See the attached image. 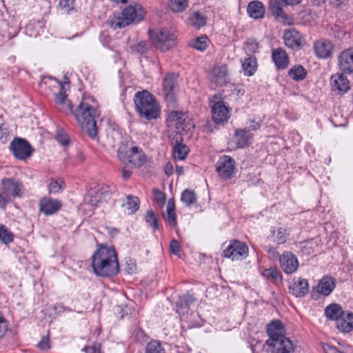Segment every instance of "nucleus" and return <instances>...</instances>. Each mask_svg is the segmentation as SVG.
<instances>
[{
	"label": "nucleus",
	"instance_id": "c756f323",
	"mask_svg": "<svg viewBox=\"0 0 353 353\" xmlns=\"http://www.w3.org/2000/svg\"><path fill=\"white\" fill-rule=\"evenodd\" d=\"M195 301V298L190 294H186L180 297L176 303V312L180 316L187 314L189 310V306L194 303Z\"/></svg>",
	"mask_w": 353,
	"mask_h": 353
},
{
	"label": "nucleus",
	"instance_id": "423d86ee",
	"mask_svg": "<svg viewBox=\"0 0 353 353\" xmlns=\"http://www.w3.org/2000/svg\"><path fill=\"white\" fill-rule=\"evenodd\" d=\"M150 39L157 49L166 52L176 45V36L168 30H156L149 31Z\"/></svg>",
	"mask_w": 353,
	"mask_h": 353
},
{
	"label": "nucleus",
	"instance_id": "a878e982",
	"mask_svg": "<svg viewBox=\"0 0 353 353\" xmlns=\"http://www.w3.org/2000/svg\"><path fill=\"white\" fill-rule=\"evenodd\" d=\"M109 196L110 194L108 192L101 190L89 193L88 196L85 197L84 201L92 206H97L106 201Z\"/></svg>",
	"mask_w": 353,
	"mask_h": 353
},
{
	"label": "nucleus",
	"instance_id": "473e14b6",
	"mask_svg": "<svg viewBox=\"0 0 353 353\" xmlns=\"http://www.w3.org/2000/svg\"><path fill=\"white\" fill-rule=\"evenodd\" d=\"M344 313L345 311H343L340 305L337 303H332L325 309V316L329 319L335 321L336 323L343 316Z\"/></svg>",
	"mask_w": 353,
	"mask_h": 353
},
{
	"label": "nucleus",
	"instance_id": "2eb2a0df",
	"mask_svg": "<svg viewBox=\"0 0 353 353\" xmlns=\"http://www.w3.org/2000/svg\"><path fill=\"white\" fill-rule=\"evenodd\" d=\"M268 10L278 21L288 25L293 23V19L283 11L279 0H270Z\"/></svg>",
	"mask_w": 353,
	"mask_h": 353
},
{
	"label": "nucleus",
	"instance_id": "603ef678",
	"mask_svg": "<svg viewBox=\"0 0 353 353\" xmlns=\"http://www.w3.org/2000/svg\"><path fill=\"white\" fill-rule=\"evenodd\" d=\"M259 48L258 43L252 39L248 40L245 43V50L247 52L255 53Z\"/></svg>",
	"mask_w": 353,
	"mask_h": 353
},
{
	"label": "nucleus",
	"instance_id": "393cba45",
	"mask_svg": "<svg viewBox=\"0 0 353 353\" xmlns=\"http://www.w3.org/2000/svg\"><path fill=\"white\" fill-rule=\"evenodd\" d=\"M314 50L319 57L326 59L331 56L333 46L330 41L327 40H321L315 43Z\"/></svg>",
	"mask_w": 353,
	"mask_h": 353
},
{
	"label": "nucleus",
	"instance_id": "8fccbe9b",
	"mask_svg": "<svg viewBox=\"0 0 353 353\" xmlns=\"http://www.w3.org/2000/svg\"><path fill=\"white\" fill-rule=\"evenodd\" d=\"M82 351L85 353H103L101 352V345L95 342L91 346H85Z\"/></svg>",
	"mask_w": 353,
	"mask_h": 353
},
{
	"label": "nucleus",
	"instance_id": "2f4dec72",
	"mask_svg": "<svg viewBox=\"0 0 353 353\" xmlns=\"http://www.w3.org/2000/svg\"><path fill=\"white\" fill-rule=\"evenodd\" d=\"M122 208L128 214H134L139 208V199L137 196L128 195L122 203Z\"/></svg>",
	"mask_w": 353,
	"mask_h": 353
},
{
	"label": "nucleus",
	"instance_id": "7ed1b4c3",
	"mask_svg": "<svg viewBox=\"0 0 353 353\" xmlns=\"http://www.w3.org/2000/svg\"><path fill=\"white\" fill-rule=\"evenodd\" d=\"M136 110L141 117L148 120L159 117L160 109L154 97L147 90L138 92L134 97Z\"/></svg>",
	"mask_w": 353,
	"mask_h": 353
},
{
	"label": "nucleus",
	"instance_id": "7c9ffc66",
	"mask_svg": "<svg viewBox=\"0 0 353 353\" xmlns=\"http://www.w3.org/2000/svg\"><path fill=\"white\" fill-rule=\"evenodd\" d=\"M283 326L279 321H272L267 327V332L270 337L267 341H272L273 340L275 341L281 337H285L283 336Z\"/></svg>",
	"mask_w": 353,
	"mask_h": 353
},
{
	"label": "nucleus",
	"instance_id": "ea45409f",
	"mask_svg": "<svg viewBox=\"0 0 353 353\" xmlns=\"http://www.w3.org/2000/svg\"><path fill=\"white\" fill-rule=\"evenodd\" d=\"M170 8L174 12H181L188 7V0H169Z\"/></svg>",
	"mask_w": 353,
	"mask_h": 353
},
{
	"label": "nucleus",
	"instance_id": "338daca9",
	"mask_svg": "<svg viewBox=\"0 0 353 353\" xmlns=\"http://www.w3.org/2000/svg\"><path fill=\"white\" fill-rule=\"evenodd\" d=\"M132 175V172L128 170H125V169H123L122 170V178L124 179V180H127Z\"/></svg>",
	"mask_w": 353,
	"mask_h": 353
},
{
	"label": "nucleus",
	"instance_id": "bb28decb",
	"mask_svg": "<svg viewBox=\"0 0 353 353\" xmlns=\"http://www.w3.org/2000/svg\"><path fill=\"white\" fill-rule=\"evenodd\" d=\"M337 328L342 332L349 333L353 330V313L345 312L343 316L336 323Z\"/></svg>",
	"mask_w": 353,
	"mask_h": 353
},
{
	"label": "nucleus",
	"instance_id": "f257e3e1",
	"mask_svg": "<svg viewBox=\"0 0 353 353\" xmlns=\"http://www.w3.org/2000/svg\"><path fill=\"white\" fill-rule=\"evenodd\" d=\"M57 83L59 91L55 94L54 102L58 110L65 114H74L81 128L91 139H94L97 135L96 118L100 115L95 99L92 96H84L74 111L71 102L67 99L65 83L60 81H57Z\"/></svg>",
	"mask_w": 353,
	"mask_h": 353
},
{
	"label": "nucleus",
	"instance_id": "dca6fc26",
	"mask_svg": "<svg viewBox=\"0 0 353 353\" xmlns=\"http://www.w3.org/2000/svg\"><path fill=\"white\" fill-rule=\"evenodd\" d=\"M289 292L296 297H303L309 292L308 281L301 277H294L289 285Z\"/></svg>",
	"mask_w": 353,
	"mask_h": 353
},
{
	"label": "nucleus",
	"instance_id": "c85d7f7f",
	"mask_svg": "<svg viewBox=\"0 0 353 353\" xmlns=\"http://www.w3.org/2000/svg\"><path fill=\"white\" fill-rule=\"evenodd\" d=\"M335 280L332 277L323 276L317 285V292L324 296H328L334 289Z\"/></svg>",
	"mask_w": 353,
	"mask_h": 353
},
{
	"label": "nucleus",
	"instance_id": "a211bd4d",
	"mask_svg": "<svg viewBox=\"0 0 353 353\" xmlns=\"http://www.w3.org/2000/svg\"><path fill=\"white\" fill-rule=\"evenodd\" d=\"M279 262L282 270L286 274L294 273L299 267L296 256L290 252H284L279 258Z\"/></svg>",
	"mask_w": 353,
	"mask_h": 353
},
{
	"label": "nucleus",
	"instance_id": "c9c22d12",
	"mask_svg": "<svg viewBox=\"0 0 353 353\" xmlns=\"http://www.w3.org/2000/svg\"><path fill=\"white\" fill-rule=\"evenodd\" d=\"M242 68L247 76H252L257 68V61L255 57L250 55L242 61Z\"/></svg>",
	"mask_w": 353,
	"mask_h": 353
},
{
	"label": "nucleus",
	"instance_id": "e2e57ef3",
	"mask_svg": "<svg viewBox=\"0 0 353 353\" xmlns=\"http://www.w3.org/2000/svg\"><path fill=\"white\" fill-rule=\"evenodd\" d=\"M165 173L168 176H170L173 173V166L172 164L170 162H168L164 168Z\"/></svg>",
	"mask_w": 353,
	"mask_h": 353
},
{
	"label": "nucleus",
	"instance_id": "f3484780",
	"mask_svg": "<svg viewBox=\"0 0 353 353\" xmlns=\"http://www.w3.org/2000/svg\"><path fill=\"white\" fill-rule=\"evenodd\" d=\"M285 45L293 50H299L303 45L304 39L301 33L294 29L286 30L283 35Z\"/></svg>",
	"mask_w": 353,
	"mask_h": 353
},
{
	"label": "nucleus",
	"instance_id": "cd10ccee",
	"mask_svg": "<svg viewBox=\"0 0 353 353\" xmlns=\"http://www.w3.org/2000/svg\"><path fill=\"white\" fill-rule=\"evenodd\" d=\"M247 12L253 19H262L265 15V6L261 1H252L248 5Z\"/></svg>",
	"mask_w": 353,
	"mask_h": 353
},
{
	"label": "nucleus",
	"instance_id": "5fc2aeb1",
	"mask_svg": "<svg viewBox=\"0 0 353 353\" xmlns=\"http://www.w3.org/2000/svg\"><path fill=\"white\" fill-rule=\"evenodd\" d=\"M170 250L172 254L179 255L181 251V246L179 241L175 239L172 240L170 243Z\"/></svg>",
	"mask_w": 353,
	"mask_h": 353
},
{
	"label": "nucleus",
	"instance_id": "4468645a",
	"mask_svg": "<svg viewBox=\"0 0 353 353\" xmlns=\"http://www.w3.org/2000/svg\"><path fill=\"white\" fill-rule=\"evenodd\" d=\"M210 82L216 86H223L229 81L228 70L225 65H216L210 72Z\"/></svg>",
	"mask_w": 353,
	"mask_h": 353
},
{
	"label": "nucleus",
	"instance_id": "20e7f679",
	"mask_svg": "<svg viewBox=\"0 0 353 353\" xmlns=\"http://www.w3.org/2000/svg\"><path fill=\"white\" fill-rule=\"evenodd\" d=\"M144 17V12L139 6H129L121 13H114L109 17L108 24L114 30L123 28L134 22H139Z\"/></svg>",
	"mask_w": 353,
	"mask_h": 353
},
{
	"label": "nucleus",
	"instance_id": "6ab92c4d",
	"mask_svg": "<svg viewBox=\"0 0 353 353\" xmlns=\"http://www.w3.org/2000/svg\"><path fill=\"white\" fill-rule=\"evenodd\" d=\"M175 84V79L174 74H168L162 82V88L161 93L164 97L165 100L174 105L176 102L174 87Z\"/></svg>",
	"mask_w": 353,
	"mask_h": 353
},
{
	"label": "nucleus",
	"instance_id": "09e8293b",
	"mask_svg": "<svg viewBox=\"0 0 353 353\" xmlns=\"http://www.w3.org/2000/svg\"><path fill=\"white\" fill-rule=\"evenodd\" d=\"M37 347L43 351L48 350L51 347L49 334L47 336H44L41 338L39 343L37 344Z\"/></svg>",
	"mask_w": 353,
	"mask_h": 353
},
{
	"label": "nucleus",
	"instance_id": "72a5a7b5",
	"mask_svg": "<svg viewBox=\"0 0 353 353\" xmlns=\"http://www.w3.org/2000/svg\"><path fill=\"white\" fill-rule=\"evenodd\" d=\"M188 21L192 26L199 29L206 24L207 18L203 13L199 11H194L190 13Z\"/></svg>",
	"mask_w": 353,
	"mask_h": 353
},
{
	"label": "nucleus",
	"instance_id": "680f3d73",
	"mask_svg": "<svg viewBox=\"0 0 353 353\" xmlns=\"http://www.w3.org/2000/svg\"><path fill=\"white\" fill-rule=\"evenodd\" d=\"M347 2V0H329V3L336 8L345 5Z\"/></svg>",
	"mask_w": 353,
	"mask_h": 353
},
{
	"label": "nucleus",
	"instance_id": "0eeeda50",
	"mask_svg": "<svg viewBox=\"0 0 353 353\" xmlns=\"http://www.w3.org/2000/svg\"><path fill=\"white\" fill-rule=\"evenodd\" d=\"M210 101V105L212 109V119L216 124L223 125L228 122L230 118V108L226 103L223 101H216L214 99Z\"/></svg>",
	"mask_w": 353,
	"mask_h": 353
},
{
	"label": "nucleus",
	"instance_id": "e433bc0d",
	"mask_svg": "<svg viewBox=\"0 0 353 353\" xmlns=\"http://www.w3.org/2000/svg\"><path fill=\"white\" fill-rule=\"evenodd\" d=\"M307 73V70L301 65H296L288 71L289 77L296 81L303 80Z\"/></svg>",
	"mask_w": 353,
	"mask_h": 353
},
{
	"label": "nucleus",
	"instance_id": "052dcab7",
	"mask_svg": "<svg viewBox=\"0 0 353 353\" xmlns=\"http://www.w3.org/2000/svg\"><path fill=\"white\" fill-rule=\"evenodd\" d=\"M135 339L138 341H145V334L141 329H137L134 332Z\"/></svg>",
	"mask_w": 353,
	"mask_h": 353
},
{
	"label": "nucleus",
	"instance_id": "13d9d810",
	"mask_svg": "<svg viewBox=\"0 0 353 353\" xmlns=\"http://www.w3.org/2000/svg\"><path fill=\"white\" fill-rule=\"evenodd\" d=\"M125 265H126V271L128 272V274H132L136 272L137 269V264L133 260H132V259L126 260Z\"/></svg>",
	"mask_w": 353,
	"mask_h": 353
},
{
	"label": "nucleus",
	"instance_id": "c03bdc74",
	"mask_svg": "<svg viewBox=\"0 0 353 353\" xmlns=\"http://www.w3.org/2000/svg\"><path fill=\"white\" fill-rule=\"evenodd\" d=\"M14 236L12 233L3 225H0V241L5 244L13 241Z\"/></svg>",
	"mask_w": 353,
	"mask_h": 353
},
{
	"label": "nucleus",
	"instance_id": "ddd939ff",
	"mask_svg": "<svg viewBox=\"0 0 353 353\" xmlns=\"http://www.w3.org/2000/svg\"><path fill=\"white\" fill-rule=\"evenodd\" d=\"M267 350L271 353H292L294 350L292 341L286 338L281 337L275 341H266Z\"/></svg>",
	"mask_w": 353,
	"mask_h": 353
},
{
	"label": "nucleus",
	"instance_id": "9d476101",
	"mask_svg": "<svg viewBox=\"0 0 353 353\" xmlns=\"http://www.w3.org/2000/svg\"><path fill=\"white\" fill-rule=\"evenodd\" d=\"M248 255V248L245 243L234 241L223 251V256L232 260H242Z\"/></svg>",
	"mask_w": 353,
	"mask_h": 353
},
{
	"label": "nucleus",
	"instance_id": "69168bd1",
	"mask_svg": "<svg viewBox=\"0 0 353 353\" xmlns=\"http://www.w3.org/2000/svg\"><path fill=\"white\" fill-rule=\"evenodd\" d=\"M281 1L288 6H294L301 3V0H281Z\"/></svg>",
	"mask_w": 353,
	"mask_h": 353
},
{
	"label": "nucleus",
	"instance_id": "f03ea898",
	"mask_svg": "<svg viewBox=\"0 0 353 353\" xmlns=\"http://www.w3.org/2000/svg\"><path fill=\"white\" fill-rule=\"evenodd\" d=\"M92 268L95 274L109 277L117 274L119 266L116 251L113 247L98 244L92 256Z\"/></svg>",
	"mask_w": 353,
	"mask_h": 353
},
{
	"label": "nucleus",
	"instance_id": "79ce46f5",
	"mask_svg": "<svg viewBox=\"0 0 353 353\" xmlns=\"http://www.w3.org/2000/svg\"><path fill=\"white\" fill-rule=\"evenodd\" d=\"M64 187V182L61 179H51L48 185V190L51 194H57L62 191Z\"/></svg>",
	"mask_w": 353,
	"mask_h": 353
},
{
	"label": "nucleus",
	"instance_id": "3c124183",
	"mask_svg": "<svg viewBox=\"0 0 353 353\" xmlns=\"http://www.w3.org/2000/svg\"><path fill=\"white\" fill-rule=\"evenodd\" d=\"M263 275L265 276L268 279H272V280L276 281L281 279V274L278 270L275 268H269L265 270Z\"/></svg>",
	"mask_w": 353,
	"mask_h": 353
},
{
	"label": "nucleus",
	"instance_id": "0e129e2a",
	"mask_svg": "<svg viewBox=\"0 0 353 353\" xmlns=\"http://www.w3.org/2000/svg\"><path fill=\"white\" fill-rule=\"evenodd\" d=\"M57 140L63 146L67 145L69 142V139L66 136L59 135L57 137Z\"/></svg>",
	"mask_w": 353,
	"mask_h": 353
},
{
	"label": "nucleus",
	"instance_id": "864d4df0",
	"mask_svg": "<svg viewBox=\"0 0 353 353\" xmlns=\"http://www.w3.org/2000/svg\"><path fill=\"white\" fill-rule=\"evenodd\" d=\"M11 201V198L3 190L0 189V208L4 209L7 204Z\"/></svg>",
	"mask_w": 353,
	"mask_h": 353
},
{
	"label": "nucleus",
	"instance_id": "1a4fd4ad",
	"mask_svg": "<svg viewBox=\"0 0 353 353\" xmlns=\"http://www.w3.org/2000/svg\"><path fill=\"white\" fill-rule=\"evenodd\" d=\"M10 148L14 156L20 160H24L30 157L32 152L30 144L21 138H15L11 142Z\"/></svg>",
	"mask_w": 353,
	"mask_h": 353
},
{
	"label": "nucleus",
	"instance_id": "f8f14e48",
	"mask_svg": "<svg viewBox=\"0 0 353 353\" xmlns=\"http://www.w3.org/2000/svg\"><path fill=\"white\" fill-rule=\"evenodd\" d=\"M1 188L12 199L21 197L24 188L23 183L13 178H4L1 180Z\"/></svg>",
	"mask_w": 353,
	"mask_h": 353
},
{
	"label": "nucleus",
	"instance_id": "49530a36",
	"mask_svg": "<svg viewBox=\"0 0 353 353\" xmlns=\"http://www.w3.org/2000/svg\"><path fill=\"white\" fill-rule=\"evenodd\" d=\"M150 48V45L145 41H142L131 46L133 52L141 54H145Z\"/></svg>",
	"mask_w": 353,
	"mask_h": 353
},
{
	"label": "nucleus",
	"instance_id": "39448f33",
	"mask_svg": "<svg viewBox=\"0 0 353 353\" xmlns=\"http://www.w3.org/2000/svg\"><path fill=\"white\" fill-rule=\"evenodd\" d=\"M117 155L123 163L134 168L141 167L147 161V157L141 148L129 144H121Z\"/></svg>",
	"mask_w": 353,
	"mask_h": 353
},
{
	"label": "nucleus",
	"instance_id": "4c0bfd02",
	"mask_svg": "<svg viewBox=\"0 0 353 353\" xmlns=\"http://www.w3.org/2000/svg\"><path fill=\"white\" fill-rule=\"evenodd\" d=\"M175 206L172 199L168 201L167 204V212L166 214H163L164 219L169 223V224L174 227L177 224L176 217L174 212Z\"/></svg>",
	"mask_w": 353,
	"mask_h": 353
},
{
	"label": "nucleus",
	"instance_id": "9b49d317",
	"mask_svg": "<svg viewBox=\"0 0 353 353\" xmlns=\"http://www.w3.org/2000/svg\"><path fill=\"white\" fill-rule=\"evenodd\" d=\"M235 170V161L228 155L221 156L216 165V171L223 179L232 178Z\"/></svg>",
	"mask_w": 353,
	"mask_h": 353
},
{
	"label": "nucleus",
	"instance_id": "5701e85b",
	"mask_svg": "<svg viewBox=\"0 0 353 353\" xmlns=\"http://www.w3.org/2000/svg\"><path fill=\"white\" fill-rule=\"evenodd\" d=\"M61 207V203L57 199L43 198L39 202L40 211L47 216L55 214Z\"/></svg>",
	"mask_w": 353,
	"mask_h": 353
},
{
	"label": "nucleus",
	"instance_id": "774afa93",
	"mask_svg": "<svg viewBox=\"0 0 353 353\" xmlns=\"http://www.w3.org/2000/svg\"><path fill=\"white\" fill-rule=\"evenodd\" d=\"M71 1V0H60L59 1V6L63 8H65L66 7H68L69 6V3Z\"/></svg>",
	"mask_w": 353,
	"mask_h": 353
},
{
	"label": "nucleus",
	"instance_id": "aec40b11",
	"mask_svg": "<svg viewBox=\"0 0 353 353\" xmlns=\"http://www.w3.org/2000/svg\"><path fill=\"white\" fill-rule=\"evenodd\" d=\"M272 59L278 70H284L289 65V57L285 50L281 48L272 49Z\"/></svg>",
	"mask_w": 353,
	"mask_h": 353
},
{
	"label": "nucleus",
	"instance_id": "f704fd0d",
	"mask_svg": "<svg viewBox=\"0 0 353 353\" xmlns=\"http://www.w3.org/2000/svg\"><path fill=\"white\" fill-rule=\"evenodd\" d=\"M289 233L287 230L283 228H278L277 229H272L270 231V236L273 238V242L278 245L285 243L288 238Z\"/></svg>",
	"mask_w": 353,
	"mask_h": 353
},
{
	"label": "nucleus",
	"instance_id": "6e6552de",
	"mask_svg": "<svg viewBox=\"0 0 353 353\" xmlns=\"http://www.w3.org/2000/svg\"><path fill=\"white\" fill-rule=\"evenodd\" d=\"M170 119L174 122V125L179 132H192L194 129V122L186 113L179 111H173L170 114Z\"/></svg>",
	"mask_w": 353,
	"mask_h": 353
},
{
	"label": "nucleus",
	"instance_id": "de8ad7c7",
	"mask_svg": "<svg viewBox=\"0 0 353 353\" xmlns=\"http://www.w3.org/2000/svg\"><path fill=\"white\" fill-rule=\"evenodd\" d=\"M146 222L154 230L159 228L158 219L153 211H148L145 216Z\"/></svg>",
	"mask_w": 353,
	"mask_h": 353
},
{
	"label": "nucleus",
	"instance_id": "58836bf2",
	"mask_svg": "<svg viewBox=\"0 0 353 353\" xmlns=\"http://www.w3.org/2000/svg\"><path fill=\"white\" fill-rule=\"evenodd\" d=\"M180 141H182L181 138L180 140L176 139V144L173 148V153L176 159L183 160L188 153V149L185 145L182 144Z\"/></svg>",
	"mask_w": 353,
	"mask_h": 353
},
{
	"label": "nucleus",
	"instance_id": "a19ab883",
	"mask_svg": "<svg viewBox=\"0 0 353 353\" xmlns=\"http://www.w3.org/2000/svg\"><path fill=\"white\" fill-rule=\"evenodd\" d=\"M181 200L186 205L190 206L196 202V196L193 190L186 189L181 193Z\"/></svg>",
	"mask_w": 353,
	"mask_h": 353
},
{
	"label": "nucleus",
	"instance_id": "b1692460",
	"mask_svg": "<svg viewBox=\"0 0 353 353\" xmlns=\"http://www.w3.org/2000/svg\"><path fill=\"white\" fill-rule=\"evenodd\" d=\"M252 137V134L247 128L236 129L234 140L238 148H244L251 143Z\"/></svg>",
	"mask_w": 353,
	"mask_h": 353
},
{
	"label": "nucleus",
	"instance_id": "a18cd8bd",
	"mask_svg": "<svg viewBox=\"0 0 353 353\" xmlns=\"http://www.w3.org/2000/svg\"><path fill=\"white\" fill-rule=\"evenodd\" d=\"M145 353H164V348L158 341H152L146 345Z\"/></svg>",
	"mask_w": 353,
	"mask_h": 353
},
{
	"label": "nucleus",
	"instance_id": "412c9836",
	"mask_svg": "<svg viewBox=\"0 0 353 353\" xmlns=\"http://www.w3.org/2000/svg\"><path fill=\"white\" fill-rule=\"evenodd\" d=\"M339 65L343 72H353V49L350 48L341 53L339 56Z\"/></svg>",
	"mask_w": 353,
	"mask_h": 353
},
{
	"label": "nucleus",
	"instance_id": "37998d69",
	"mask_svg": "<svg viewBox=\"0 0 353 353\" xmlns=\"http://www.w3.org/2000/svg\"><path fill=\"white\" fill-rule=\"evenodd\" d=\"M208 39L207 37H197L195 40L191 41L190 46L197 50L203 51L208 46Z\"/></svg>",
	"mask_w": 353,
	"mask_h": 353
},
{
	"label": "nucleus",
	"instance_id": "bf43d9fd",
	"mask_svg": "<svg viewBox=\"0 0 353 353\" xmlns=\"http://www.w3.org/2000/svg\"><path fill=\"white\" fill-rule=\"evenodd\" d=\"M250 125H249L248 129V130H249V132L250 130L256 131V130H259L261 128V123L260 122H256L254 120H250Z\"/></svg>",
	"mask_w": 353,
	"mask_h": 353
},
{
	"label": "nucleus",
	"instance_id": "6e6d98bb",
	"mask_svg": "<svg viewBox=\"0 0 353 353\" xmlns=\"http://www.w3.org/2000/svg\"><path fill=\"white\" fill-rule=\"evenodd\" d=\"M153 193H154V200L157 203H159L161 204L164 203V202L165 201V195L164 193H163L162 192H161L159 190H158L157 188L153 190Z\"/></svg>",
	"mask_w": 353,
	"mask_h": 353
},
{
	"label": "nucleus",
	"instance_id": "4be33fe9",
	"mask_svg": "<svg viewBox=\"0 0 353 353\" xmlns=\"http://www.w3.org/2000/svg\"><path fill=\"white\" fill-rule=\"evenodd\" d=\"M330 85L334 91L345 93L350 90L349 81L343 73H337L331 77Z\"/></svg>",
	"mask_w": 353,
	"mask_h": 353
},
{
	"label": "nucleus",
	"instance_id": "4d7b16f0",
	"mask_svg": "<svg viewBox=\"0 0 353 353\" xmlns=\"http://www.w3.org/2000/svg\"><path fill=\"white\" fill-rule=\"evenodd\" d=\"M8 331V325L4 317L0 314V339H2Z\"/></svg>",
	"mask_w": 353,
	"mask_h": 353
}]
</instances>
